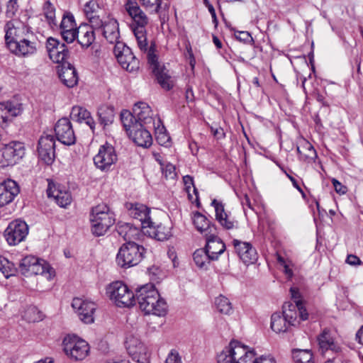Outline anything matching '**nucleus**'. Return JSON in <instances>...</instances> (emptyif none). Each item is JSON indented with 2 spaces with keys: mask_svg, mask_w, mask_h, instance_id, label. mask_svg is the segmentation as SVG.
Returning a JSON list of instances; mask_svg holds the SVG:
<instances>
[{
  "mask_svg": "<svg viewBox=\"0 0 363 363\" xmlns=\"http://www.w3.org/2000/svg\"><path fill=\"white\" fill-rule=\"evenodd\" d=\"M98 114L101 123L104 126L111 124L115 117L114 108L111 106H104L99 108Z\"/></svg>",
  "mask_w": 363,
  "mask_h": 363,
  "instance_id": "39",
  "label": "nucleus"
},
{
  "mask_svg": "<svg viewBox=\"0 0 363 363\" xmlns=\"http://www.w3.org/2000/svg\"><path fill=\"white\" fill-rule=\"evenodd\" d=\"M206 250L211 255L212 260L218 259L220 255L225 250L224 242L216 235V232L211 234H206Z\"/></svg>",
  "mask_w": 363,
  "mask_h": 363,
  "instance_id": "25",
  "label": "nucleus"
},
{
  "mask_svg": "<svg viewBox=\"0 0 363 363\" xmlns=\"http://www.w3.org/2000/svg\"><path fill=\"white\" fill-rule=\"evenodd\" d=\"M153 126L155 131L156 140L160 145H165L169 140V136L166 132L164 126L162 124L160 119L157 123H153Z\"/></svg>",
  "mask_w": 363,
  "mask_h": 363,
  "instance_id": "44",
  "label": "nucleus"
},
{
  "mask_svg": "<svg viewBox=\"0 0 363 363\" xmlns=\"http://www.w3.org/2000/svg\"><path fill=\"white\" fill-rule=\"evenodd\" d=\"M57 140L66 145H72L76 142V136L69 120L62 118L57 121L55 126Z\"/></svg>",
  "mask_w": 363,
  "mask_h": 363,
  "instance_id": "16",
  "label": "nucleus"
},
{
  "mask_svg": "<svg viewBox=\"0 0 363 363\" xmlns=\"http://www.w3.org/2000/svg\"><path fill=\"white\" fill-rule=\"evenodd\" d=\"M70 117L72 120L79 123L84 122L91 130L94 128V121L90 113L82 106H74L72 109Z\"/></svg>",
  "mask_w": 363,
  "mask_h": 363,
  "instance_id": "33",
  "label": "nucleus"
},
{
  "mask_svg": "<svg viewBox=\"0 0 363 363\" xmlns=\"http://www.w3.org/2000/svg\"><path fill=\"white\" fill-rule=\"evenodd\" d=\"M193 258L195 264L200 268L205 267L212 261L211 255L206 249L196 250L193 255Z\"/></svg>",
  "mask_w": 363,
  "mask_h": 363,
  "instance_id": "41",
  "label": "nucleus"
},
{
  "mask_svg": "<svg viewBox=\"0 0 363 363\" xmlns=\"http://www.w3.org/2000/svg\"><path fill=\"white\" fill-rule=\"evenodd\" d=\"M32 269V275H42L48 280L55 276L54 269L46 261L38 258Z\"/></svg>",
  "mask_w": 363,
  "mask_h": 363,
  "instance_id": "37",
  "label": "nucleus"
},
{
  "mask_svg": "<svg viewBox=\"0 0 363 363\" xmlns=\"http://www.w3.org/2000/svg\"><path fill=\"white\" fill-rule=\"evenodd\" d=\"M143 233L160 241L167 240L172 235L169 227H167L161 223H156L153 221L147 225L143 230Z\"/></svg>",
  "mask_w": 363,
  "mask_h": 363,
  "instance_id": "26",
  "label": "nucleus"
},
{
  "mask_svg": "<svg viewBox=\"0 0 363 363\" xmlns=\"http://www.w3.org/2000/svg\"><path fill=\"white\" fill-rule=\"evenodd\" d=\"M0 272L6 278H9L16 274V269L14 264L6 258L0 257Z\"/></svg>",
  "mask_w": 363,
  "mask_h": 363,
  "instance_id": "45",
  "label": "nucleus"
},
{
  "mask_svg": "<svg viewBox=\"0 0 363 363\" xmlns=\"http://www.w3.org/2000/svg\"><path fill=\"white\" fill-rule=\"evenodd\" d=\"M121 121L128 135L133 129L137 128V127L140 128V123H139V121L135 119V117L128 110L122 111L121 113Z\"/></svg>",
  "mask_w": 363,
  "mask_h": 363,
  "instance_id": "38",
  "label": "nucleus"
},
{
  "mask_svg": "<svg viewBox=\"0 0 363 363\" xmlns=\"http://www.w3.org/2000/svg\"><path fill=\"white\" fill-rule=\"evenodd\" d=\"M332 183L337 193L340 194H345L347 192V187L342 185L336 179H333Z\"/></svg>",
  "mask_w": 363,
  "mask_h": 363,
  "instance_id": "59",
  "label": "nucleus"
},
{
  "mask_svg": "<svg viewBox=\"0 0 363 363\" xmlns=\"http://www.w3.org/2000/svg\"><path fill=\"white\" fill-rule=\"evenodd\" d=\"M38 262V258L33 255L26 256L23 258L19 264V269L25 277L32 276V268Z\"/></svg>",
  "mask_w": 363,
  "mask_h": 363,
  "instance_id": "40",
  "label": "nucleus"
},
{
  "mask_svg": "<svg viewBox=\"0 0 363 363\" xmlns=\"http://www.w3.org/2000/svg\"><path fill=\"white\" fill-rule=\"evenodd\" d=\"M95 40L93 28L88 24H82L77 28V41L82 48H87Z\"/></svg>",
  "mask_w": 363,
  "mask_h": 363,
  "instance_id": "31",
  "label": "nucleus"
},
{
  "mask_svg": "<svg viewBox=\"0 0 363 363\" xmlns=\"http://www.w3.org/2000/svg\"><path fill=\"white\" fill-rule=\"evenodd\" d=\"M38 47L39 43L30 32L15 44L12 43L8 49L18 57H28L37 53Z\"/></svg>",
  "mask_w": 363,
  "mask_h": 363,
  "instance_id": "8",
  "label": "nucleus"
},
{
  "mask_svg": "<svg viewBox=\"0 0 363 363\" xmlns=\"http://www.w3.org/2000/svg\"><path fill=\"white\" fill-rule=\"evenodd\" d=\"M193 223L196 229L201 233H205V235L216 232L215 226L211 225L208 218L199 212L194 213Z\"/></svg>",
  "mask_w": 363,
  "mask_h": 363,
  "instance_id": "35",
  "label": "nucleus"
},
{
  "mask_svg": "<svg viewBox=\"0 0 363 363\" xmlns=\"http://www.w3.org/2000/svg\"><path fill=\"white\" fill-rule=\"evenodd\" d=\"M143 6L146 9H153L156 13H158L160 7V0H138Z\"/></svg>",
  "mask_w": 363,
  "mask_h": 363,
  "instance_id": "55",
  "label": "nucleus"
},
{
  "mask_svg": "<svg viewBox=\"0 0 363 363\" xmlns=\"http://www.w3.org/2000/svg\"><path fill=\"white\" fill-rule=\"evenodd\" d=\"M20 191L18 184L8 179L0 184V206H4L12 202Z\"/></svg>",
  "mask_w": 363,
  "mask_h": 363,
  "instance_id": "22",
  "label": "nucleus"
},
{
  "mask_svg": "<svg viewBox=\"0 0 363 363\" xmlns=\"http://www.w3.org/2000/svg\"><path fill=\"white\" fill-rule=\"evenodd\" d=\"M4 31L5 44L7 48H9L12 43L15 44L30 33L24 23L18 19L8 21L4 26Z\"/></svg>",
  "mask_w": 363,
  "mask_h": 363,
  "instance_id": "11",
  "label": "nucleus"
},
{
  "mask_svg": "<svg viewBox=\"0 0 363 363\" xmlns=\"http://www.w3.org/2000/svg\"><path fill=\"white\" fill-rule=\"evenodd\" d=\"M72 306L78 313L80 320L84 323L94 322V313L96 310V305L94 302L74 298L72 300Z\"/></svg>",
  "mask_w": 363,
  "mask_h": 363,
  "instance_id": "17",
  "label": "nucleus"
},
{
  "mask_svg": "<svg viewBox=\"0 0 363 363\" xmlns=\"http://www.w3.org/2000/svg\"><path fill=\"white\" fill-rule=\"evenodd\" d=\"M236 38L240 41L249 42L252 40L250 34L247 31H240L236 35Z\"/></svg>",
  "mask_w": 363,
  "mask_h": 363,
  "instance_id": "61",
  "label": "nucleus"
},
{
  "mask_svg": "<svg viewBox=\"0 0 363 363\" xmlns=\"http://www.w3.org/2000/svg\"><path fill=\"white\" fill-rule=\"evenodd\" d=\"M21 112V104L16 101L0 102V124L8 123Z\"/></svg>",
  "mask_w": 363,
  "mask_h": 363,
  "instance_id": "21",
  "label": "nucleus"
},
{
  "mask_svg": "<svg viewBox=\"0 0 363 363\" xmlns=\"http://www.w3.org/2000/svg\"><path fill=\"white\" fill-rule=\"evenodd\" d=\"M135 300L145 314L163 316L167 313V306L154 284L150 283L135 289Z\"/></svg>",
  "mask_w": 363,
  "mask_h": 363,
  "instance_id": "3",
  "label": "nucleus"
},
{
  "mask_svg": "<svg viewBox=\"0 0 363 363\" xmlns=\"http://www.w3.org/2000/svg\"><path fill=\"white\" fill-rule=\"evenodd\" d=\"M125 9L133 20L132 29L136 38L138 47L142 52L147 53V62L156 76L158 83L163 89L169 90L174 86V81L169 75V71L164 67L160 66L155 43L151 42L150 45L148 46L145 28L148 23L147 16L138 5V3L131 0L127 1Z\"/></svg>",
  "mask_w": 363,
  "mask_h": 363,
  "instance_id": "1",
  "label": "nucleus"
},
{
  "mask_svg": "<svg viewBox=\"0 0 363 363\" xmlns=\"http://www.w3.org/2000/svg\"><path fill=\"white\" fill-rule=\"evenodd\" d=\"M87 18L89 19L90 23L89 26L93 28V30H94V29L96 30L103 28L105 23H106V18H101L99 14H95Z\"/></svg>",
  "mask_w": 363,
  "mask_h": 363,
  "instance_id": "50",
  "label": "nucleus"
},
{
  "mask_svg": "<svg viewBox=\"0 0 363 363\" xmlns=\"http://www.w3.org/2000/svg\"><path fill=\"white\" fill-rule=\"evenodd\" d=\"M62 39L67 43H71L77 39V28L60 31Z\"/></svg>",
  "mask_w": 363,
  "mask_h": 363,
  "instance_id": "54",
  "label": "nucleus"
},
{
  "mask_svg": "<svg viewBox=\"0 0 363 363\" xmlns=\"http://www.w3.org/2000/svg\"><path fill=\"white\" fill-rule=\"evenodd\" d=\"M38 156L47 164H51L55 157V140L52 135H42L38 141Z\"/></svg>",
  "mask_w": 363,
  "mask_h": 363,
  "instance_id": "15",
  "label": "nucleus"
},
{
  "mask_svg": "<svg viewBox=\"0 0 363 363\" xmlns=\"http://www.w3.org/2000/svg\"><path fill=\"white\" fill-rule=\"evenodd\" d=\"M291 324L281 313H274L271 317V328L277 333L289 331Z\"/></svg>",
  "mask_w": 363,
  "mask_h": 363,
  "instance_id": "36",
  "label": "nucleus"
},
{
  "mask_svg": "<svg viewBox=\"0 0 363 363\" xmlns=\"http://www.w3.org/2000/svg\"><path fill=\"white\" fill-rule=\"evenodd\" d=\"M59 77L67 87H73L78 82V76L75 68L70 64H62L58 71Z\"/></svg>",
  "mask_w": 363,
  "mask_h": 363,
  "instance_id": "29",
  "label": "nucleus"
},
{
  "mask_svg": "<svg viewBox=\"0 0 363 363\" xmlns=\"http://www.w3.org/2000/svg\"><path fill=\"white\" fill-rule=\"evenodd\" d=\"M296 363H314L313 355L309 350H296L293 352Z\"/></svg>",
  "mask_w": 363,
  "mask_h": 363,
  "instance_id": "42",
  "label": "nucleus"
},
{
  "mask_svg": "<svg viewBox=\"0 0 363 363\" xmlns=\"http://www.w3.org/2000/svg\"><path fill=\"white\" fill-rule=\"evenodd\" d=\"M90 221L93 234L101 236L113 225L115 218L108 206L101 203L92 208Z\"/></svg>",
  "mask_w": 363,
  "mask_h": 363,
  "instance_id": "4",
  "label": "nucleus"
},
{
  "mask_svg": "<svg viewBox=\"0 0 363 363\" xmlns=\"http://www.w3.org/2000/svg\"><path fill=\"white\" fill-rule=\"evenodd\" d=\"M103 35L110 43L116 45L118 43H122L119 40V26L116 20L106 18V23L103 27Z\"/></svg>",
  "mask_w": 363,
  "mask_h": 363,
  "instance_id": "28",
  "label": "nucleus"
},
{
  "mask_svg": "<svg viewBox=\"0 0 363 363\" xmlns=\"http://www.w3.org/2000/svg\"><path fill=\"white\" fill-rule=\"evenodd\" d=\"M47 194L48 197H52L61 207H66L71 203L72 196L70 193L65 187L59 184L49 183Z\"/></svg>",
  "mask_w": 363,
  "mask_h": 363,
  "instance_id": "23",
  "label": "nucleus"
},
{
  "mask_svg": "<svg viewBox=\"0 0 363 363\" xmlns=\"http://www.w3.org/2000/svg\"><path fill=\"white\" fill-rule=\"evenodd\" d=\"M211 206L214 207L216 211V220L222 219L228 215L225 211L224 205L222 202L218 201L216 199H213L211 202Z\"/></svg>",
  "mask_w": 363,
  "mask_h": 363,
  "instance_id": "52",
  "label": "nucleus"
},
{
  "mask_svg": "<svg viewBox=\"0 0 363 363\" xmlns=\"http://www.w3.org/2000/svg\"><path fill=\"white\" fill-rule=\"evenodd\" d=\"M77 25L74 21V18L72 15H66L64 16L60 26V31H63L65 30H72L74 28H77Z\"/></svg>",
  "mask_w": 363,
  "mask_h": 363,
  "instance_id": "49",
  "label": "nucleus"
},
{
  "mask_svg": "<svg viewBox=\"0 0 363 363\" xmlns=\"http://www.w3.org/2000/svg\"><path fill=\"white\" fill-rule=\"evenodd\" d=\"M183 182L185 185L186 189L188 192L189 191L190 188L191 186H193L194 191L195 194L197 195V194H198L197 189L194 186V179L192 177H191L189 175H186V176L183 177Z\"/></svg>",
  "mask_w": 363,
  "mask_h": 363,
  "instance_id": "57",
  "label": "nucleus"
},
{
  "mask_svg": "<svg viewBox=\"0 0 363 363\" xmlns=\"http://www.w3.org/2000/svg\"><path fill=\"white\" fill-rule=\"evenodd\" d=\"M241 349L243 354L238 355L236 363H257V359L255 357V352L253 350H248L247 348L241 345Z\"/></svg>",
  "mask_w": 363,
  "mask_h": 363,
  "instance_id": "46",
  "label": "nucleus"
},
{
  "mask_svg": "<svg viewBox=\"0 0 363 363\" xmlns=\"http://www.w3.org/2000/svg\"><path fill=\"white\" fill-rule=\"evenodd\" d=\"M25 147L22 143L13 141L0 149V164L1 167L16 164L25 155Z\"/></svg>",
  "mask_w": 363,
  "mask_h": 363,
  "instance_id": "7",
  "label": "nucleus"
},
{
  "mask_svg": "<svg viewBox=\"0 0 363 363\" xmlns=\"http://www.w3.org/2000/svg\"><path fill=\"white\" fill-rule=\"evenodd\" d=\"M46 48L50 59L55 63L64 64L69 55V50L66 45L60 43L59 40L53 38H49L47 40Z\"/></svg>",
  "mask_w": 363,
  "mask_h": 363,
  "instance_id": "18",
  "label": "nucleus"
},
{
  "mask_svg": "<svg viewBox=\"0 0 363 363\" xmlns=\"http://www.w3.org/2000/svg\"><path fill=\"white\" fill-rule=\"evenodd\" d=\"M107 293L118 307H130L135 303V293L121 281H115L109 285Z\"/></svg>",
  "mask_w": 363,
  "mask_h": 363,
  "instance_id": "5",
  "label": "nucleus"
},
{
  "mask_svg": "<svg viewBox=\"0 0 363 363\" xmlns=\"http://www.w3.org/2000/svg\"><path fill=\"white\" fill-rule=\"evenodd\" d=\"M129 215L134 219L140 222L141 227L144 230L150 223H152V218L150 216V209L142 203H128L127 205Z\"/></svg>",
  "mask_w": 363,
  "mask_h": 363,
  "instance_id": "19",
  "label": "nucleus"
},
{
  "mask_svg": "<svg viewBox=\"0 0 363 363\" xmlns=\"http://www.w3.org/2000/svg\"><path fill=\"white\" fill-rule=\"evenodd\" d=\"M126 349L132 359L139 363H147L150 354L147 347L137 337H130L126 340Z\"/></svg>",
  "mask_w": 363,
  "mask_h": 363,
  "instance_id": "14",
  "label": "nucleus"
},
{
  "mask_svg": "<svg viewBox=\"0 0 363 363\" xmlns=\"http://www.w3.org/2000/svg\"><path fill=\"white\" fill-rule=\"evenodd\" d=\"M24 318L28 322H37L41 320V314L37 308L28 307L23 315Z\"/></svg>",
  "mask_w": 363,
  "mask_h": 363,
  "instance_id": "48",
  "label": "nucleus"
},
{
  "mask_svg": "<svg viewBox=\"0 0 363 363\" xmlns=\"http://www.w3.org/2000/svg\"><path fill=\"white\" fill-rule=\"evenodd\" d=\"M99 9V6L96 1L94 0H90L84 5V11L86 18H89L91 16L97 14Z\"/></svg>",
  "mask_w": 363,
  "mask_h": 363,
  "instance_id": "51",
  "label": "nucleus"
},
{
  "mask_svg": "<svg viewBox=\"0 0 363 363\" xmlns=\"http://www.w3.org/2000/svg\"><path fill=\"white\" fill-rule=\"evenodd\" d=\"M62 343L65 354L74 360H82L89 354V344L77 336H67Z\"/></svg>",
  "mask_w": 363,
  "mask_h": 363,
  "instance_id": "6",
  "label": "nucleus"
},
{
  "mask_svg": "<svg viewBox=\"0 0 363 363\" xmlns=\"http://www.w3.org/2000/svg\"><path fill=\"white\" fill-rule=\"evenodd\" d=\"M28 234V226L25 221L15 220L4 230V238L9 245H16L23 241Z\"/></svg>",
  "mask_w": 363,
  "mask_h": 363,
  "instance_id": "10",
  "label": "nucleus"
},
{
  "mask_svg": "<svg viewBox=\"0 0 363 363\" xmlns=\"http://www.w3.org/2000/svg\"><path fill=\"white\" fill-rule=\"evenodd\" d=\"M118 233L125 240H128L118 250L116 255L118 265L123 268H129L137 265L143 259L145 253V249L143 246L130 241L138 235V229L132 228L126 223L119 226Z\"/></svg>",
  "mask_w": 363,
  "mask_h": 363,
  "instance_id": "2",
  "label": "nucleus"
},
{
  "mask_svg": "<svg viewBox=\"0 0 363 363\" xmlns=\"http://www.w3.org/2000/svg\"><path fill=\"white\" fill-rule=\"evenodd\" d=\"M299 159L304 162H311L317 157V153L313 146L307 140H303L297 146Z\"/></svg>",
  "mask_w": 363,
  "mask_h": 363,
  "instance_id": "34",
  "label": "nucleus"
},
{
  "mask_svg": "<svg viewBox=\"0 0 363 363\" xmlns=\"http://www.w3.org/2000/svg\"><path fill=\"white\" fill-rule=\"evenodd\" d=\"M218 223L225 229L230 230L233 229L237 225V222L233 220L230 219L229 216L226 215V216L223 218V220L220 218L218 220Z\"/></svg>",
  "mask_w": 363,
  "mask_h": 363,
  "instance_id": "56",
  "label": "nucleus"
},
{
  "mask_svg": "<svg viewBox=\"0 0 363 363\" xmlns=\"http://www.w3.org/2000/svg\"><path fill=\"white\" fill-rule=\"evenodd\" d=\"M43 12L45 18L50 24L56 25L55 21V9L50 1H45L43 6Z\"/></svg>",
  "mask_w": 363,
  "mask_h": 363,
  "instance_id": "47",
  "label": "nucleus"
},
{
  "mask_svg": "<svg viewBox=\"0 0 363 363\" xmlns=\"http://www.w3.org/2000/svg\"><path fill=\"white\" fill-rule=\"evenodd\" d=\"M242 354L241 344L238 341L233 340L218 354L217 362L218 363H236L238 356Z\"/></svg>",
  "mask_w": 363,
  "mask_h": 363,
  "instance_id": "20",
  "label": "nucleus"
},
{
  "mask_svg": "<svg viewBox=\"0 0 363 363\" xmlns=\"http://www.w3.org/2000/svg\"><path fill=\"white\" fill-rule=\"evenodd\" d=\"M215 305L218 311L223 314L230 315L233 312L232 304L229 299L222 295L216 297L215 299Z\"/></svg>",
  "mask_w": 363,
  "mask_h": 363,
  "instance_id": "43",
  "label": "nucleus"
},
{
  "mask_svg": "<svg viewBox=\"0 0 363 363\" xmlns=\"http://www.w3.org/2000/svg\"><path fill=\"white\" fill-rule=\"evenodd\" d=\"M142 123L140 124V128L133 129L130 132L128 136L133 141L140 147H149L152 143V138L150 133L146 128H143Z\"/></svg>",
  "mask_w": 363,
  "mask_h": 363,
  "instance_id": "27",
  "label": "nucleus"
},
{
  "mask_svg": "<svg viewBox=\"0 0 363 363\" xmlns=\"http://www.w3.org/2000/svg\"><path fill=\"white\" fill-rule=\"evenodd\" d=\"M18 10L16 0H9L7 4L6 13L9 16H13Z\"/></svg>",
  "mask_w": 363,
  "mask_h": 363,
  "instance_id": "58",
  "label": "nucleus"
},
{
  "mask_svg": "<svg viewBox=\"0 0 363 363\" xmlns=\"http://www.w3.org/2000/svg\"><path fill=\"white\" fill-rule=\"evenodd\" d=\"M318 345L323 352L330 350L332 351L337 352L339 347L335 342V338L333 332L325 328L318 337Z\"/></svg>",
  "mask_w": 363,
  "mask_h": 363,
  "instance_id": "32",
  "label": "nucleus"
},
{
  "mask_svg": "<svg viewBox=\"0 0 363 363\" xmlns=\"http://www.w3.org/2000/svg\"><path fill=\"white\" fill-rule=\"evenodd\" d=\"M346 262L352 266L362 264L360 259L354 255H349L346 259Z\"/></svg>",
  "mask_w": 363,
  "mask_h": 363,
  "instance_id": "60",
  "label": "nucleus"
},
{
  "mask_svg": "<svg viewBox=\"0 0 363 363\" xmlns=\"http://www.w3.org/2000/svg\"><path fill=\"white\" fill-rule=\"evenodd\" d=\"M133 113L137 116L139 123L148 125L155 123L152 118L151 108L145 102H138L133 107Z\"/></svg>",
  "mask_w": 363,
  "mask_h": 363,
  "instance_id": "30",
  "label": "nucleus"
},
{
  "mask_svg": "<svg viewBox=\"0 0 363 363\" xmlns=\"http://www.w3.org/2000/svg\"><path fill=\"white\" fill-rule=\"evenodd\" d=\"M113 53L121 67L129 72L139 69V61L134 56L131 49L124 43H118L113 48Z\"/></svg>",
  "mask_w": 363,
  "mask_h": 363,
  "instance_id": "9",
  "label": "nucleus"
},
{
  "mask_svg": "<svg viewBox=\"0 0 363 363\" xmlns=\"http://www.w3.org/2000/svg\"><path fill=\"white\" fill-rule=\"evenodd\" d=\"M233 244L240 258L246 264H252L257 259V252L250 242L233 240Z\"/></svg>",
  "mask_w": 363,
  "mask_h": 363,
  "instance_id": "24",
  "label": "nucleus"
},
{
  "mask_svg": "<svg viewBox=\"0 0 363 363\" xmlns=\"http://www.w3.org/2000/svg\"><path fill=\"white\" fill-rule=\"evenodd\" d=\"M298 318L301 320L308 319V313L301 301H297L296 303L286 302L282 307V315L291 324V326H296L299 324Z\"/></svg>",
  "mask_w": 363,
  "mask_h": 363,
  "instance_id": "12",
  "label": "nucleus"
},
{
  "mask_svg": "<svg viewBox=\"0 0 363 363\" xmlns=\"http://www.w3.org/2000/svg\"><path fill=\"white\" fill-rule=\"evenodd\" d=\"M118 160L115 148L110 144L101 145L97 155L94 157V164L102 171H106L116 162Z\"/></svg>",
  "mask_w": 363,
  "mask_h": 363,
  "instance_id": "13",
  "label": "nucleus"
},
{
  "mask_svg": "<svg viewBox=\"0 0 363 363\" xmlns=\"http://www.w3.org/2000/svg\"><path fill=\"white\" fill-rule=\"evenodd\" d=\"M211 130L212 134L216 139L219 140V139H222L225 137V132L222 128H214L211 127Z\"/></svg>",
  "mask_w": 363,
  "mask_h": 363,
  "instance_id": "62",
  "label": "nucleus"
},
{
  "mask_svg": "<svg viewBox=\"0 0 363 363\" xmlns=\"http://www.w3.org/2000/svg\"><path fill=\"white\" fill-rule=\"evenodd\" d=\"M162 174L167 179H174L177 177L175 166L167 163L162 167Z\"/></svg>",
  "mask_w": 363,
  "mask_h": 363,
  "instance_id": "53",
  "label": "nucleus"
},
{
  "mask_svg": "<svg viewBox=\"0 0 363 363\" xmlns=\"http://www.w3.org/2000/svg\"><path fill=\"white\" fill-rule=\"evenodd\" d=\"M257 363H277V362L271 356H261L258 357Z\"/></svg>",
  "mask_w": 363,
  "mask_h": 363,
  "instance_id": "64",
  "label": "nucleus"
},
{
  "mask_svg": "<svg viewBox=\"0 0 363 363\" xmlns=\"http://www.w3.org/2000/svg\"><path fill=\"white\" fill-rule=\"evenodd\" d=\"M165 363H182L177 353L171 352L166 359Z\"/></svg>",
  "mask_w": 363,
  "mask_h": 363,
  "instance_id": "63",
  "label": "nucleus"
}]
</instances>
